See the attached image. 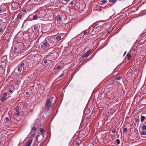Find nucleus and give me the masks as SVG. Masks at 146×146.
<instances>
[{"label":"nucleus","mask_w":146,"mask_h":146,"mask_svg":"<svg viewBox=\"0 0 146 146\" xmlns=\"http://www.w3.org/2000/svg\"><path fill=\"white\" fill-rule=\"evenodd\" d=\"M24 65V63L23 62H22L20 63V64L17 66V71L18 73L20 74L22 73L23 71V69L25 70V72L27 71V70H28L26 69V67H25Z\"/></svg>","instance_id":"nucleus-1"},{"label":"nucleus","mask_w":146,"mask_h":146,"mask_svg":"<svg viewBox=\"0 0 146 146\" xmlns=\"http://www.w3.org/2000/svg\"><path fill=\"white\" fill-rule=\"evenodd\" d=\"M51 103L50 101L49 98H47L46 99V103L45 105L46 109L47 110H49L51 107Z\"/></svg>","instance_id":"nucleus-2"},{"label":"nucleus","mask_w":146,"mask_h":146,"mask_svg":"<svg viewBox=\"0 0 146 146\" xmlns=\"http://www.w3.org/2000/svg\"><path fill=\"white\" fill-rule=\"evenodd\" d=\"M19 51L17 52H13L10 54V58L11 60H13L19 54Z\"/></svg>","instance_id":"nucleus-3"},{"label":"nucleus","mask_w":146,"mask_h":146,"mask_svg":"<svg viewBox=\"0 0 146 146\" xmlns=\"http://www.w3.org/2000/svg\"><path fill=\"white\" fill-rule=\"evenodd\" d=\"M19 50L20 52H19L21 54L23 53L26 51L23 45H19Z\"/></svg>","instance_id":"nucleus-4"},{"label":"nucleus","mask_w":146,"mask_h":146,"mask_svg":"<svg viewBox=\"0 0 146 146\" xmlns=\"http://www.w3.org/2000/svg\"><path fill=\"white\" fill-rule=\"evenodd\" d=\"M33 139H30L26 143L25 146H30L33 141Z\"/></svg>","instance_id":"nucleus-5"},{"label":"nucleus","mask_w":146,"mask_h":146,"mask_svg":"<svg viewBox=\"0 0 146 146\" xmlns=\"http://www.w3.org/2000/svg\"><path fill=\"white\" fill-rule=\"evenodd\" d=\"M5 68L2 66H0V73L3 74L5 71Z\"/></svg>","instance_id":"nucleus-6"},{"label":"nucleus","mask_w":146,"mask_h":146,"mask_svg":"<svg viewBox=\"0 0 146 146\" xmlns=\"http://www.w3.org/2000/svg\"><path fill=\"white\" fill-rule=\"evenodd\" d=\"M96 112L94 111H93L92 112V114L90 115V119L93 118L95 116V115L96 114Z\"/></svg>","instance_id":"nucleus-7"},{"label":"nucleus","mask_w":146,"mask_h":146,"mask_svg":"<svg viewBox=\"0 0 146 146\" xmlns=\"http://www.w3.org/2000/svg\"><path fill=\"white\" fill-rule=\"evenodd\" d=\"M108 2L107 0H103L100 1V4L101 5H102L103 4H105Z\"/></svg>","instance_id":"nucleus-8"},{"label":"nucleus","mask_w":146,"mask_h":146,"mask_svg":"<svg viewBox=\"0 0 146 146\" xmlns=\"http://www.w3.org/2000/svg\"><path fill=\"white\" fill-rule=\"evenodd\" d=\"M86 57L85 56L84 54V55L81 56L79 58V61L80 62H81L83 60L84 58H85Z\"/></svg>","instance_id":"nucleus-9"},{"label":"nucleus","mask_w":146,"mask_h":146,"mask_svg":"<svg viewBox=\"0 0 146 146\" xmlns=\"http://www.w3.org/2000/svg\"><path fill=\"white\" fill-rule=\"evenodd\" d=\"M91 51H92V50L91 49L89 50L87 52H86L84 53V55H85V56L86 57L87 56H88V55L90 53V52H91Z\"/></svg>","instance_id":"nucleus-10"},{"label":"nucleus","mask_w":146,"mask_h":146,"mask_svg":"<svg viewBox=\"0 0 146 146\" xmlns=\"http://www.w3.org/2000/svg\"><path fill=\"white\" fill-rule=\"evenodd\" d=\"M19 48H17L16 46H15L14 47V49L13 51V52H17L16 50L18 49V51L19 50Z\"/></svg>","instance_id":"nucleus-11"},{"label":"nucleus","mask_w":146,"mask_h":146,"mask_svg":"<svg viewBox=\"0 0 146 146\" xmlns=\"http://www.w3.org/2000/svg\"><path fill=\"white\" fill-rule=\"evenodd\" d=\"M64 74L63 73H62L59 76H58L57 79L58 80H60L62 78V77L64 76Z\"/></svg>","instance_id":"nucleus-12"},{"label":"nucleus","mask_w":146,"mask_h":146,"mask_svg":"<svg viewBox=\"0 0 146 146\" xmlns=\"http://www.w3.org/2000/svg\"><path fill=\"white\" fill-rule=\"evenodd\" d=\"M122 78V77L121 76H117L115 78V80H120V79H121Z\"/></svg>","instance_id":"nucleus-13"},{"label":"nucleus","mask_w":146,"mask_h":146,"mask_svg":"<svg viewBox=\"0 0 146 146\" xmlns=\"http://www.w3.org/2000/svg\"><path fill=\"white\" fill-rule=\"evenodd\" d=\"M40 131L42 134H43L44 133V130L43 128H40Z\"/></svg>","instance_id":"nucleus-14"},{"label":"nucleus","mask_w":146,"mask_h":146,"mask_svg":"<svg viewBox=\"0 0 146 146\" xmlns=\"http://www.w3.org/2000/svg\"><path fill=\"white\" fill-rule=\"evenodd\" d=\"M5 97L3 96H2L1 98V101L3 102H4L5 100Z\"/></svg>","instance_id":"nucleus-15"},{"label":"nucleus","mask_w":146,"mask_h":146,"mask_svg":"<svg viewBox=\"0 0 146 146\" xmlns=\"http://www.w3.org/2000/svg\"><path fill=\"white\" fill-rule=\"evenodd\" d=\"M61 38V37L60 36H58L56 38V40L58 41H59L60 40Z\"/></svg>","instance_id":"nucleus-16"},{"label":"nucleus","mask_w":146,"mask_h":146,"mask_svg":"<svg viewBox=\"0 0 146 146\" xmlns=\"http://www.w3.org/2000/svg\"><path fill=\"white\" fill-rule=\"evenodd\" d=\"M145 117L144 116H142L141 118V122H143L144 120L145 119Z\"/></svg>","instance_id":"nucleus-17"},{"label":"nucleus","mask_w":146,"mask_h":146,"mask_svg":"<svg viewBox=\"0 0 146 146\" xmlns=\"http://www.w3.org/2000/svg\"><path fill=\"white\" fill-rule=\"evenodd\" d=\"M131 56L130 55H127L126 57V58L128 60H129L131 58Z\"/></svg>","instance_id":"nucleus-18"},{"label":"nucleus","mask_w":146,"mask_h":146,"mask_svg":"<svg viewBox=\"0 0 146 146\" xmlns=\"http://www.w3.org/2000/svg\"><path fill=\"white\" fill-rule=\"evenodd\" d=\"M140 133L142 135H146V132H144V131H141L140 132Z\"/></svg>","instance_id":"nucleus-19"},{"label":"nucleus","mask_w":146,"mask_h":146,"mask_svg":"<svg viewBox=\"0 0 146 146\" xmlns=\"http://www.w3.org/2000/svg\"><path fill=\"white\" fill-rule=\"evenodd\" d=\"M38 16L36 15H35L33 16V20H35L37 19Z\"/></svg>","instance_id":"nucleus-20"},{"label":"nucleus","mask_w":146,"mask_h":146,"mask_svg":"<svg viewBox=\"0 0 146 146\" xmlns=\"http://www.w3.org/2000/svg\"><path fill=\"white\" fill-rule=\"evenodd\" d=\"M22 15L21 14H19L17 16V17L19 19H22Z\"/></svg>","instance_id":"nucleus-21"},{"label":"nucleus","mask_w":146,"mask_h":146,"mask_svg":"<svg viewBox=\"0 0 146 146\" xmlns=\"http://www.w3.org/2000/svg\"><path fill=\"white\" fill-rule=\"evenodd\" d=\"M117 0H109V1L111 3H115Z\"/></svg>","instance_id":"nucleus-22"},{"label":"nucleus","mask_w":146,"mask_h":146,"mask_svg":"<svg viewBox=\"0 0 146 146\" xmlns=\"http://www.w3.org/2000/svg\"><path fill=\"white\" fill-rule=\"evenodd\" d=\"M61 17L59 16L57 19V21L58 22H59L61 21Z\"/></svg>","instance_id":"nucleus-23"},{"label":"nucleus","mask_w":146,"mask_h":146,"mask_svg":"<svg viewBox=\"0 0 146 146\" xmlns=\"http://www.w3.org/2000/svg\"><path fill=\"white\" fill-rule=\"evenodd\" d=\"M82 33L84 34H86L87 35L88 33V32L86 31L85 30L83 31Z\"/></svg>","instance_id":"nucleus-24"},{"label":"nucleus","mask_w":146,"mask_h":146,"mask_svg":"<svg viewBox=\"0 0 146 146\" xmlns=\"http://www.w3.org/2000/svg\"><path fill=\"white\" fill-rule=\"evenodd\" d=\"M145 123H144L143 124V125L142 127V128L143 129L145 130V129H146V126L145 125H144V124H145Z\"/></svg>","instance_id":"nucleus-25"},{"label":"nucleus","mask_w":146,"mask_h":146,"mask_svg":"<svg viewBox=\"0 0 146 146\" xmlns=\"http://www.w3.org/2000/svg\"><path fill=\"white\" fill-rule=\"evenodd\" d=\"M3 33V30L2 28H0V35L2 34Z\"/></svg>","instance_id":"nucleus-26"},{"label":"nucleus","mask_w":146,"mask_h":146,"mask_svg":"<svg viewBox=\"0 0 146 146\" xmlns=\"http://www.w3.org/2000/svg\"><path fill=\"white\" fill-rule=\"evenodd\" d=\"M17 112L15 113V114L17 115H19L20 114V112L19 111H17Z\"/></svg>","instance_id":"nucleus-27"},{"label":"nucleus","mask_w":146,"mask_h":146,"mask_svg":"<svg viewBox=\"0 0 146 146\" xmlns=\"http://www.w3.org/2000/svg\"><path fill=\"white\" fill-rule=\"evenodd\" d=\"M15 110L16 111H19V108L18 106H17L15 108Z\"/></svg>","instance_id":"nucleus-28"},{"label":"nucleus","mask_w":146,"mask_h":146,"mask_svg":"<svg viewBox=\"0 0 146 146\" xmlns=\"http://www.w3.org/2000/svg\"><path fill=\"white\" fill-rule=\"evenodd\" d=\"M36 128L34 126L32 128V131H35L36 130Z\"/></svg>","instance_id":"nucleus-29"},{"label":"nucleus","mask_w":146,"mask_h":146,"mask_svg":"<svg viewBox=\"0 0 146 146\" xmlns=\"http://www.w3.org/2000/svg\"><path fill=\"white\" fill-rule=\"evenodd\" d=\"M43 44L44 46L46 47L48 43L47 42H45Z\"/></svg>","instance_id":"nucleus-30"},{"label":"nucleus","mask_w":146,"mask_h":146,"mask_svg":"<svg viewBox=\"0 0 146 146\" xmlns=\"http://www.w3.org/2000/svg\"><path fill=\"white\" fill-rule=\"evenodd\" d=\"M32 27H34V29L35 30H36L37 29V27L35 26L34 25V26H33Z\"/></svg>","instance_id":"nucleus-31"},{"label":"nucleus","mask_w":146,"mask_h":146,"mask_svg":"<svg viewBox=\"0 0 146 146\" xmlns=\"http://www.w3.org/2000/svg\"><path fill=\"white\" fill-rule=\"evenodd\" d=\"M109 5L108 4H106L105 6L104 7H103L102 8H105L106 7H107L109 6Z\"/></svg>","instance_id":"nucleus-32"},{"label":"nucleus","mask_w":146,"mask_h":146,"mask_svg":"<svg viewBox=\"0 0 146 146\" xmlns=\"http://www.w3.org/2000/svg\"><path fill=\"white\" fill-rule=\"evenodd\" d=\"M7 96V94L6 93H4V96H3L5 97V98Z\"/></svg>","instance_id":"nucleus-33"},{"label":"nucleus","mask_w":146,"mask_h":146,"mask_svg":"<svg viewBox=\"0 0 146 146\" xmlns=\"http://www.w3.org/2000/svg\"><path fill=\"white\" fill-rule=\"evenodd\" d=\"M127 129L126 128H125L123 129V132H124V133H125L126 132L127 130Z\"/></svg>","instance_id":"nucleus-34"},{"label":"nucleus","mask_w":146,"mask_h":146,"mask_svg":"<svg viewBox=\"0 0 146 146\" xmlns=\"http://www.w3.org/2000/svg\"><path fill=\"white\" fill-rule=\"evenodd\" d=\"M5 119L7 121H9V118L7 117H6L5 118Z\"/></svg>","instance_id":"nucleus-35"},{"label":"nucleus","mask_w":146,"mask_h":146,"mask_svg":"<svg viewBox=\"0 0 146 146\" xmlns=\"http://www.w3.org/2000/svg\"><path fill=\"white\" fill-rule=\"evenodd\" d=\"M116 141L117 144H119L120 143V141L119 139H117L116 140Z\"/></svg>","instance_id":"nucleus-36"},{"label":"nucleus","mask_w":146,"mask_h":146,"mask_svg":"<svg viewBox=\"0 0 146 146\" xmlns=\"http://www.w3.org/2000/svg\"><path fill=\"white\" fill-rule=\"evenodd\" d=\"M70 5L72 6H73V5H74V3H73V1L71 2L70 3Z\"/></svg>","instance_id":"nucleus-37"},{"label":"nucleus","mask_w":146,"mask_h":146,"mask_svg":"<svg viewBox=\"0 0 146 146\" xmlns=\"http://www.w3.org/2000/svg\"><path fill=\"white\" fill-rule=\"evenodd\" d=\"M61 66H57L56 67L58 69H60L61 68Z\"/></svg>","instance_id":"nucleus-38"},{"label":"nucleus","mask_w":146,"mask_h":146,"mask_svg":"<svg viewBox=\"0 0 146 146\" xmlns=\"http://www.w3.org/2000/svg\"><path fill=\"white\" fill-rule=\"evenodd\" d=\"M115 132H116V130L115 129H114L112 131V133H115Z\"/></svg>","instance_id":"nucleus-39"},{"label":"nucleus","mask_w":146,"mask_h":146,"mask_svg":"<svg viewBox=\"0 0 146 146\" xmlns=\"http://www.w3.org/2000/svg\"><path fill=\"white\" fill-rule=\"evenodd\" d=\"M87 111L88 112H90V110H89L88 109H86L85 110V112H86Z\"/></svg>","instance_id":"nucleus-40"},{"label":"nucleus","mask_w":146,"mask_h":146,"mask_svg":"<svg viewBox=\"0 0 146 146\" xmlns=\"http://www.w3.org/2000/svg\"><path fill=\"white\" fill-rule=\"evenodd\" d=\"M9 92L11 93H12L13 92V91L12 90H9Z\"/></svg>","instance_id":"nucleus-41"},{"label":"nucleus","mask_w":146,"mask_h":146,"mask_svg":"<svg viewBox=\"0 0 146 146\" xmlns=\"http://www.w3.org/2000/svg\"><path fill=\"white\" fill-rule=\"evenodd\" d=\"M44 64H46L47 63V62H47V60H44Z\"/></svg>","instance_id":"nucleus-42"},{"label":"nucleus","mask_w":146,"mask_h":146,"mask_svg":"<svg viewBox=\"0 0 146 146\" xmlns=\"http://www.w3.org/2000/svg\"><path fill=\"white\" fill-rule=\"evenodd\" d=\"M136 121L137 122H139V119H136Z\"/></svg>","instance_id":"nucleus-43"},{"label":"nucleus","mask_w":146,"mask_h":146,"mask_svg":"<svg viewBox=\"0 0 146 146\" xmlns=\"http://www.w3.org/2000/svg\"><path fill=\"white\" fill-rule=\"evenodd\" d=\"M3 10L2 9H1V8H0V13H2L3 12V11H2Z\"/></svg>","instance_id":"nucleus-44"},{"label":"nucleus","mask_w":146,"mask_h":146,"mask_svg":"<svg viewBox=\"0 0 146 146\" xmlns=\"http://www.w3.org/2000/svg\"><path fill=\"white\" fill-rule=\"evenodd\" d=\"M26 95H28L29 94V93L28 92H26Z\"/></svg>","instance_id":"nucleus-45"},{"label":"nucleus","mask_w":146,"mask_h":146,"mask_svg":"<svg viewBox=\"0 0 146 146\" xmlns=\"http://www.w3.org/2000/svg\"><path fill=\"white\" fill-rule=\"evenodd\" d=\"M44 48V46L43 45H42L41 46V48L42 49H43Z\"/></svg>","instance_id":"nucleus-46"},{"label":"nucleus","mask_w":146,"mask_h":146,"mask_svg":"<svg viewBox=\"0 0 146 146\" xmlns=\"http://www.w3.org/2000/svg\"><path fill=\"white\" fill-rule=\"evenodd\" d=\"M76 145H78L79 144V143L77 142V143H76Z\"/></svg>","instance_id":"nucleus-47"},{"label":"nucleus","mask_w":146,"mask_h":146,"mask_svg":"<svg viewBox=\"0 0 146 146\" xmlns=\"http://www.w3.org/2000/svg\"><path fill=\"white\" fill-rule=\"evenodd\" d=\"M65 1H69L70 0H64Z\"/></svg>","instance_id":"nucleus-48"},{"label":"nucleus","mask_w":146,"mask_h":146,"mask_svg":"<svg viewBox=\"0 0 146 146\" xmlns=\"http://www.w3.org/2000/svg\"><path fill=\"white\" fill-rule=\"evenodd\" d=\"M50 14H51V15L52 17H53V15H52V14H51V13H50V15H50Z\"/></svg>","instance_id":"nucleus-49"},{"label":"nucleus","mask_w":146,"mask_h":146,"mask_svg":"<svg viewBox=\"0 0 146 146\" xmlns=\"http://www.w3.org/2000/svg\"><path fill=\"white\" fill-rule=\"evenodd\" d=\"M132 50L133 51H134L135 50V49L134 48L132 49Z\"/></svg>","instance_id":"nucleus-50"},{"label":"nucleus","mask_w":146,"mask_h":146,"mask_svg":"<svg viewBox=\"0 0 146 146\" xmlns=\"http://www.w3.org/2000/svg\"><path fill=\"white\" fill-rule=\"evenodd\" d=\"M34 146H38L37 145H34Z\"/></svg>","instance_id":"nucleus-51"},{"label":"nucleus","mask_w":146,"mask_h":146,"mask_svg":"<svg viewBox=\"0 0 146 146\" xmlns=\"http://www.w3.org/2000/svg\"><path fill=\"white\" fill-rule=\"evenodd\" d=\"M82 33H81V36H82Z\"/></svg>","instance_id":"nucleus-52"},{"label":"nucleus","mask_w":146,"mask_h":146,"mask_svg":"<svg viewBox=\"0 0 146 146\" xmlns=\"http://www.w3.org/2000/svg\"><path fill=\"white\" fill-rule=\"evenodd\" d=\"M102 9H99V10H100V11L102 10Z\"/></svg>","instance_id":"nucleus-53"},{"label":"nucleus","mask_w":146,"mask_h":146,"mask_svg":"<svg viewBox=\"0 0 146 146\" xmlns=\"http://www.w3.org/2000/svg\"><path fill=\"white\" fill-rule=\"evenodd\" d=\"M79 35H77V37H78V36H79Z\"/></svg>","instance_id":"nucleus-54"},{"label":"nucleus","mask_w":146,"mask_h":146,"mask_svg":"<svg viewBox=\"0 0 146 146\" xmlns=\"http://www.w3.org/2000/svg\"><path fill=\"white\" fill-rule=\"evenodd\" d=\"M33 135H34V134H32V136H33Z\"/></svg>","instance_id":"nucleus-55"}]
</instances>
